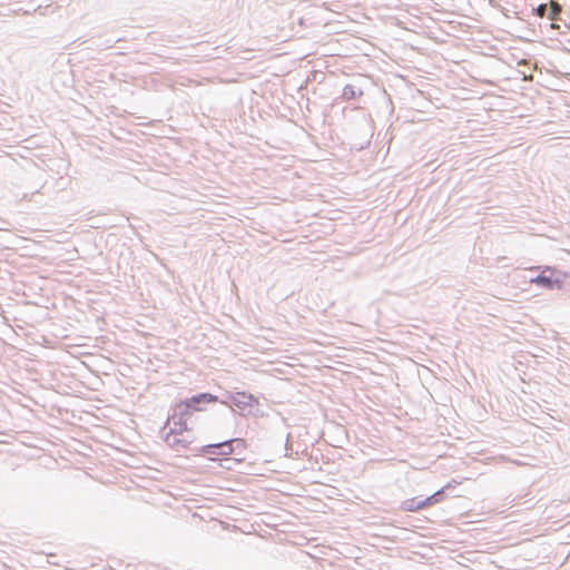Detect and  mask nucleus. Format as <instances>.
I'll return each instance as SVG.
<instances>
[{
  "instance_id": "3",
  "label": "nucleus",
  "mask_w": 570,
  "mask_h": 570,
  "mask_svg": "<svg viewBox=\"0 0 570 570\" xmlns=\"http://www.w3.org/2000/svg\"><path fill=\"white\" fill-rule=\"evenodd\" d=\"M566 277L567 274L564 272L551 266H544L537 276L530 278V283L550 291L561 289Z\"/></svg>"
},
{
  "instance_id": "11",
  "label": "nucleus",
  "mask_w": 570,
  "mask_h": 570,
  "mask_svg": "<svg viewBox=\"0 0 570 570\" xmlns=\"http://www.w3.org/2000/svg\"><path fill=\"white\" fill-rule=\"evenodd\" d=\"M371 144V138H365L364 141L360 144H354V148L357 150H362L364 148H367Z\"/></svg>"
},
{
  "instance_id": "6",
  "label": "nucleus",
  "mask_w": 570,
  "mask_h": 570,
  "mask_svg": "<svg viewBox=\"0 0 570 570\" xmlns=\"http://www.w3.org/2000/svg\"><path fill=\"white\" fill-rule=\"evenodd\" d=\"M234 444H238L242 445L243 448H246V441L239 438L219 442L220 455L225 456L224 461H230V459H228L227 456L236 452V448H234Z\"/></svg>"
},
{
  "instance_id": "8",
  "label": "nucleus",
  "mask_w": 570,
  "mask_h": 570,
  "mask_svg": "<svg viewBox=\"0 0 570 570\" xmlns=\"http://www.w3.org/2000/svg\"><path fill=\"white\" fill-rule=\"evenodd\" d=\"M363 95V90L360 88H356L355 86L347 83L344 86L342 91V98L344 100H354L357 97H361Z\"/></svg>"
},
{
  "instance_id": "10",
  "label": "nucleus",
  "mask_w": 570,
  "mask_h": 570,
  "mask_svg": "<svg viewBox=\"0 0 570 570\" xmlns=\"http://www.w3.org/2000/svg\"><path fill=\"white\" fill-rule=\"evenodd\" d=\"M549 10V4L540 3L535 9H533L534 13L538 17H544Z\"/></svg>"
},
{
  "instance_id": "5",
  "label": "nucleus",
  "mask_w": 570,
  "mask_h": 570,
  "mask_svg": "<svg viewBox=\"0 0 570 570\" xmlns=\"http://www.w3.org/2000/svg\"><path fill=\"white\" fill-rule=\"evenodd\" d=\"M430 507H432V504L429 497L423 500H419V498H411L402 501L400 509L404 512H416Z\"/></svg>"
},
{
  "instance_id": "12",
  "label": "nucleus",
  "mask_w": 570,
  "mask_h": 570,
  "mask_svg": "<svg viewBox=\"0 0 570 570\" xmlns=\"http://www.w3.org/2000/svg\"><path fill=\"white\" fill-rule=\"evenodd\" d=\"M234 448H236V452L234 454H242L243 451L246 449L238 444H234Z\"/></svg>"
},
{
  "instance_id": "7",
  "label": "nucleus",
  "mask_w": 570,
  "mask_h": 570,
  "mask_svg": "<svg viewBox=\"0 0 570 570\" xmlns=\"http://www.w3.org/2000/svg\"><path fill=\"white\" fill-rule=\"evenodd\" d=\"M455 482H448L444 487L435 491L433 494L429 495L430 502L432 505L442 502L448 497V491L455 489Z\"/></svg>"
},
{
  "instance_id": "2",
  "label": "nucleus",
  "mask_w": 570,
  "mask_h": 570,
  "mask_svg": "<svg viewBox=\"0 0 570 570\" xmlns=\"http://www.w3.org/2000/svg\"><path fill=\"white\" fill-rule=\"evenodd\" d=\"M219 403L229 406L234 412L237 411L240 416L264 417L261 410L258 397L246 391H226Z\"/></svg>"
},
{
  "instance_id": "9",
  "label": "nucleus",
  "mask_w": 570,
  "mask_h": 570,
  "mask_svg": "<svg viewBox=\"0 0 570 570\" xmlns=\"http://www.w3.org/2000/svg\"><path fill=\"white\" fill-rule=\"evenodd\" d=\"M202 452L207 455H220V445L219 443L204 445Z\"/></svg>"
},
{
  "instance_id": "1",
  "label": "nucleus",
  "mask_w": 570,
  "mask_h": 570,
  "mask_svg": "<svg viewBox=\"0 0 570 570\" xmlns=\"http://www.w3.org/2000/svg\"><path fill=\"white\" fill-rule=\"evenodd\" d=\"M219 402V396L209 392H200L177 402L173 407V413L168 417V423L180 425V430H188L187 422L195 412L206 411L208 404Z\"/></svg>"
},
{
  "instance_id": "4",
  "label": "nucleus",
  "mask_w": 570,
  "mask_h": 570,
  "mask_svg": "<svg viewBox=\"0 0 570 570\" xmlns=\"http://www.w3.org/2000/svg\"><path fill=\"white\" fill-rule=\"evenodd\" d=\"M181 426H173L169 429V431L166 433L164 441L165 443L175 451L185 450L190 444V440L183 436L184 432L187 430H180Z\"/></svg>"
}]
</instances>
